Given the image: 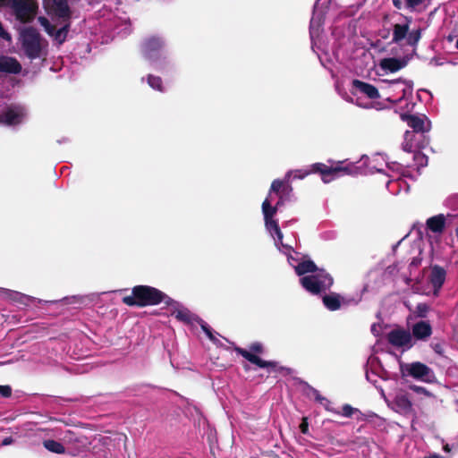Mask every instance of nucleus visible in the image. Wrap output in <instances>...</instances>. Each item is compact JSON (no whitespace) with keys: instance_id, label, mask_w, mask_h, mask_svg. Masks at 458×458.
Listing matches in <instances>:
<instances>
[{"instance_id":"c03bdc74","label":"nucleus","mask_w":458,"mask_h":458,"mask_svg":"<svg viewBox=\"0 0 458 458\" xmlns=\"http://www.w3.org/2000/svg\"><path fill=\"white\" fill-rule=\"evenodd\" d=\"M378 390H379V392H380V395L382 396V398H383L386 402H387V403H388L389 402H388V401H387V399H386V394H385L384 389H383L382 387H379V388H378Z\"/></svg>"},{"instance_id":"a878e982","label":"nucleus","mask_w":458,"mask_h":458,"mask_svg":"<svg viewBox=\"0 0 458 458\" xmlns=\"http://www.w3.org/2000/svg\"><path fill=\"white\" fill-rule=\"evenodd\" d=\"M412 335L418 338L422 339L429 335V323L427 321H420L413 325Z\"/></svg>"},{"instance_id":"f3484780","label":"nucleus","mask_w":458,"mask_h":458,"mask_svg":"<svg viewBox=\"0 0 458 458\" xmlns=\"http://www.w3.org/2000/svg\"><path fill=\"white\" fill-rule=\"evenodd\" d=\"M388 406L401 414H408L411 411L412 404L409 396L404 393H398L394 399L388 403Z\"/></svg>"},{"instance_id":"5701e85b","label":"nucleus","mask_w":458,"mask_h":458,"mask_svg":"<svg viewBox=\"0 0 458 458\" xmlns=\"http://www.w3.org/2000/svg\"><path fill=\"white\" fill-rule=\"evenodd\" d=\"M21 70V65L15 58L0 56V72L17 74Z\"/></svg>"},{"instance_id":"a19ab883","label":"nucleus","mask_w":458,"mask_h":458,"mask_svg":"<svg viewBox=\"0 0 458 458\" xmlns=\"http://www.w3.org/2000/svg\"><path fill=\"white\" fill-rule=\"evenodd\" d=\"M322 405H324V407L326 408V410L329 411H332L334 413H336V414H339L340 412L336 410H334L330 407V403H327L326 402H323V403H321Z\"/></svg>"},{"instance_id":"f03ea898","label":"nucleus","mask_w":458,"mask_h":458,"mask_svg":"<svg viewBox=\"0 0 458 458\" xmlns=\"http://www.w3.org/2000/svg\"><path fill=\"white\" fill-rule=\"evenodd\" d=\"M403 121L407 122L412 131H406L403 135L402 148L405 152L413 153V160L418 168L426 167L428 157L423 150L428 144V130L424 128V121L415 115L402 114Z\"/></svg>"},{"instance_id":"9b49d317","label":"nucleus","mask_w":458,"mask_h":458,"mask_svg":"<svg viewBox=\"0 0 458 458\" xmlns=\"http://www.w3.org/2000/svg\"><path fill=\"white\" fill-rule=\"evenodd\" d=\"M400 372L403 377H411L418 380L427 381L428 368L420 362L403 363L400 362Z\"/></svg>"},{"instance_id":"2f4dec72","label":"nucleus","mask_w":458,"mask_h":458,"mask_svg":"<svg viewBox=\"0 0 458 458\" xmlns=\"http://www.w3.org/2000/svg\"><path fill=\"white\" fill-rule=\"evenodd\" d=\"M410 389L414 394H416L417 395L420 396V399L428 398L429 396L428 391L425 387H423V386H416V385H412V386H410Z\"/></svg>"},{"instance_id":"79ce46f5","label":"nucleus","mask_w":458,"mask_h":458,"mask_svg":"<svg viewBox=\"0 0 458 458\" xmlns=\"http://www.w3.org/2000/svg\"><path fill=\"white\" fill-rule=\"evenodd\" d=\"M12 443H13V437H5L3 441H2V445H11Z\"/></svg>"},{"instance_id":"7ed1b4c3","label":"nucleus","mask_w":458,"mask_h":458,"mask_svg":"<svg viewBox=\"0 0 458 458\" xmlns=\"http://www.w3.org/2000/svg\"><path fill=\"white\" fill-rule=\"evenodd\" d=\"M293 258H289V262L294 267L298 276H302L300 279L302 287L312 294H318L329 289L333 284V278L324 270H318L311 260H304L298 264H293Z\"/></svg>"},{"instance_id":"4468645a","label":"nucleus","mask_w":458,"mask_h":458,"mask_svg":"<svg viewBox=\"0 0 458 458\" xmlns=\"http://www.w3.org/2000/svg\"><path fill=\"white\" fill-rule=\"evenodd\" d=\"M38 21L40 25L44 27L46 32L51 36L59 45L65 41L70 27L69 22H66L60 29L56 30L55 27L52 25L45 17H39Z\"/></svg>"},{"instance_id":"2eb2a0df","label":"nucleus","mask_w":458,"mask_h":458,"mask_svg":"<svg viewBox=\"0 0 458 458\" xmlns=\"http://www.w3.org/2000/svg\"><path fill=\"white\" fill-rule=\"evenodd\" d=\"M165 303L173 308L172 315L178 320L186 323L197 322L199 324V319L200 318L195 317L188 309L184 308L180 303L173 301L171 298H167Z\"/></svg>"},{"instance_id":"aec40b11","label":"nucleus","mask_w":458,"mask_h":458,"mask_svg":"<svg viewBox=\"0 0 458 458\" xmlns=\"http://www.w3.org/2000/svg\"><path fill=\"white\" fill-rule=\"evenodd\" d=\"M323 22V17L322 14L318 13L317 12L313 13V15L310 20V39L312 43V49L314 52H316V48L318 47L317 45V38L319 37L320 34V27Z\"/></svg>"},{"instance_id":"4c0bfd02","label":"nucleus","mask_w":458,"mask_h":458,"mask_svg":"<svg viewBox=\"0 0 458 458\" xmlns=\"http://www.w3.org/2000/svg\"><path fill=\"white\" fill-rule=\"evenodd\" d=\"M250 350L255 352H262V344L259 343H254L250 345Z\"/></svg>"},{"instance_id":"cd10ccee","label":"nucleus","mask_w":458,"mask_h":458,"mask_svg":"<svg viewBox=\"0 0 458 458\" xmlns=\"http://www.w3.org/2000/svg\"><path fill=\"white\" fill-rule=\"evenodd\" d=\"M147 80V83L148 84V86L155 89V90H157L159 92H165V88L163 84V80L159 77V76H155V75H152V74H148L146 78Z\"/></svg>"},{"instance_id":"393cba45","label":"nucleus","mask_w":458,"mask_h":458,"mask_svg":"<svg viewBox=\"0 0 458 458\" xmlns=\"http://www.w3.org/2000/svg\"><path fill=\"white\" fill-rule=\"evenodd\" d=\"M323 303L329 310H337L342 305V297L336 293H330L323 297Z\"/></svg>"},{"instance_id":"f704fd0d","label":"nucleus","mask_w":458,"mask_h":458,"mask_svg":"<svg viewBox=\"0 0 458 458\" xmlns=\"http://www.w3.org/2000/svg\"><path fill=\"white\" fill-rule=\"evenodd\" d=\"M12 394V388L9 386H0V395L9 397Z\"/></svg>"},{"instance_id":"a18cd8bd","label":"nucleus","mask_w":458,"mask_h":458,"mask_svg":"<svg viewBox=\"0 0 458 458\" xmlns=\"http://www.w3.org/2000/svg\"><path fill=\"white\" fill-rule=\"evenodd\" d=\"M371 331L375 335H378L377 326L376 324L371 326Z\"/></svg>"},{"instance_id":"b1692460","label":"nucleus","mask_w":458,"mask_h":458,"mask_svg":"<svg viewBox=\"0 0 458 458\" xmlns=\"http://www.w3.org/2000/svg\"><path fill=\"white\" fill-rule=\"evenodd\" d=\"M52 12L55 16L67 21L70 19L71 12L67 0H52Z\"/></svg>"},{"instance_id":"6e6d98bb","label":"nucleus","mask_w":458,"mask_h":458,"mask_svg":"<svg viewBox=\"0 0 458 458\" xmlns=\"http://www.w3.org/2000/svg\"><path fill=\"white\" fill-rule=\"evenodd\" d=\"M424 458H429V457H424Z\"/></svg>"},{"instance_id":"6ab92c4d","label":"nucleus","mask_w":458,"mask_h":458,"mask_svg":"<svg viewBox=\"0 0 458 458\" xmlns=\"http://www.w3.org/2000/svg\"><path fill=\"white\" fill-rule=\"evenodd\" d=\"M352 90L353 94L365 95L370 99H376L381 97L378 93V89L376 87L359 80H354L352 81Z\"/></svg>"},{"instance_id":"3c124183","label":"nucleus","mask_w":458,"mask_h":458,"mask_svg":"<svg viewBox=\"0 0 458 458\" xmlns=\"http://www.w3.org/2000/svg\"><path fill=\"white\" fill-rule=\"evenodd\" d=\"M318 54V59L320 60L321 64L325 66V64H324V61H323V58L321 56L320 54L317 53Z\"/></svg>"},{"instance_id":"49530a36","label":"nucleus","mask_w":458,"mask_h":458,"mask_svg":"<svg viewBox=\"0 0 458 458\" xmlns=\"http://www.w3.org/2000/svg\"><path fill=\"white\" fill-rule=\"evenodd\" d=\"M443 450L445 452V453H450L451 452V446L449 445V444H445L443 445Z\"/></svg>"},{"instance_id":"dca6fc26","label":"nucleus","mask_w":458,"mask_h":458,"mask_svg":"<svg viewBox=\"0 0 458 458\" xmlns=\"http://www.w3.org/2000/svg\"><path fill=\"white\" fill-rule=\"evenodd\" d=\"M446 279V270L438 265H431V286L432 294L435 297L439 295V292Z\"/></svg>"},{"instance_id":"603ef678","label":"nucleus","mask_w":458,"mask_h":458,"mask_svg":"<svg viewBox=\"0 0 458 458\" xmlns=\"http://www.w3.org/2000/svg\"><path fill=\"white\" fill-rule=\"evenodd\" d=\"M455 47L458 49V38H457V40L455 42Z\"/></svg>"},{"instance_id":"37998d69","label":"nucleus","mask_w":458,"mask_h":458,"mask_svg":"<svg viewBox=\"0 0 458 458\" xmlns=\"http://www.w3.org/2000/svg\"><path fill=\"white\" fill-rule=\"evenodd\" d=\"M420 259H418V258L414 257V258L412 259V261H411V266H412V267H414V266H418V265L420 264Z\"/></svg>"},{"instance_id":"c756f323","label":"nucleus","mask_w":458,"mask_h":458,"mask_svg":"<svg viewBox=\"0 0 458 458\" xmlns=\"http://www.w3.org/2000/svg\"><path fill=\"white\" fill-rule=\"evenodd\" d=\"M424 0H401L399 10L405 9L410 12H415L420 9Z\"/></svg>"},{"instance_id":"1a4fd4ad","label":"nucleus","mask_w":458,"mask_h":458,"mask_svg":"<svg viewBox=\"0 0 458 458\" xmlns=\"http://www.w3.org/2000/svg\"><path fill=\"white\" fill-rule=\"evenodd\" d=\"M420 38V31L419 30H409V22L403 24H395L393 30V41L400 43L405 40L410 46H415Z\"/></svg>"},{"instance_id":"ea45409f","label":"nucleus","mask_w":458,"mask_h":458,"mask_svg":"<svg viewBox=\"0 0 458 458\" xmlns=\"http://www.w3.org/2000/svg\"><path fill=\"white\" fill-rule=\"evenodd\" d=\"M387 167L393 170V172L396 171V175L399 174V171L401 170V166L398 164H394L392 166L388 165Z\"/></svg>"},{"instance_id":"ddd939ff","label":"nucleus","mask_w":458,"mask_h":458,"mask_svg":"<svg viewBox=\"0 0 458 458\" xmlns=\"http://www.w3.org/2000/svg\"><path fill=\"white\" fill-rule=\"evenodd\" d=\"M388 342L394 347L409 350L412 346V336L404 329H394L387 335Z\"/></svg>"},{"instance_id":"4be33fe9","label":"nucleus","mask_w":458,"mask_h":458,"mask_svg":"<svg viewBox=\"0 0 458 458\" xmlns=\"http://www.w3.org/2000/svg\"><path fill=\"white\" fill-rule=\"evenodd\" d=\"M237 352L250 362L259 366V368L267 369L268 372L275 370L276 367V362L263 360L259 356L252 354L249 351L237 349Z\"/></svg>"},{"instance_id":"39448f33","label":"nucleus","mask_w":458,"mask_h":458,"mask_svg":"<svg viewBox=\"0 0 458 458\" xmlns=\"http://www.w3.org/2000/svg\"><path fill=\"white\" fill-rule=\"evenodd\" d=\"M413 295L407 300L404 304L410 310L411 315L409 319L423 318H426L429 308L427 302L415 301L416 294L428 295L429 293V276L427 273H423L420 278H417L411 284Z\"/></svg>"},{"instance_id":"58836bf2","label":"nucleus","mask_w":458,"mask_h":458,"mask_svg":"<svg viewBox=\"0 0 458 458\" xmlns=\"http://www.w3.org/2000/svg\"><path fill=\"white\" fill-rule=\"evenodd\" d=\"M355 104L358 106H360V107H363V108H372L374 106L373 103H361V102L357 101Z\"/></svg>"},{"instance_id":"f257e3e1","label":"nucleus","mask_w":458,"mask_h":458,"mask_svg":"<svg viewBox=\"0 0 458 458\" xmlns=\"http://www.w3.org/2000/svg\"><path fill=\"white\" fill-rule=\"evenodd\" d=\"M319 173L321 179L325 183H328L338 178L342 174H348L349 169L346 166L337 164L335 166H327L322 163H316L311 165L310 170H294L289 171L285 174L284 180L273 181L268 196L262 203V213L264 216L265 227L267 233L275 241L276 248L286 255H289L292 247L283 242V233L279 227L277 220L275 219L277 209L287 200L292 188L288 185L290 179H303L310 173Z\"/></svg>"},{"instance_id":"473e14b6","label":"nucleus","mask_w":458,"mask_h":458,"mask_svg":"<svg viewBox=\"0 0 458 458\" xmlns=\"http://www.w3.org/2000/svg\"><path fill=\"white\" fill-rule=\"evenodd\" d=\"M358 410L352 407L349 404H344L342 408V415L346 418H350L352 416V414L357 411Z\"/></svg>"},{"instance_id":"7c9ffc66","label":"nucleus","mask_w":458,"mask_h":458,"mask_svg":"<svg viewBox=\"0 0 458 458\" xmlns=\"http://www.w3.org/2000/svg\"><path fill=\"white\" fill-rule=\"evenodd\" d=\"M199 324L201 327V329L206 334V335L208 337V339L213 342L216 345H221L220 340L216 336L215 332L211 329V327L202 319H199Z\"/></svg>"},{"instance_id":"c85d7f7f","label":"nucleus","mask_w":458,"mask_h":458,"mask_svg":"<svg viewBox=\"0 0 458 458\" xmlns=\"http://www.w3.org/2000/svg\"><path fill=\"white\" fill-rule=\"evenodd\" d=\"M43 445L47 450H48L49 452L54 453V454H61L65 452L64 446L61 443H59L55 440H52V439L45 440L43 442Z\"/></svg>"},{"instance_id":"6e6552de","label":"nucleus","mask_w":458,"mask_h":458,"mask_svg":"<svg viewBox=\"0 0 458 458\" xmlns=\"http://www.w3.org/2000/svg\"><path fill=\"white\" fill-rule=\"evenodd\" d=\"M21 42L26 55L30 59L40 57L46 47L39 33L33 28H26L21 32Z\"/></svg>"},{"instance_id":"72a5a7b5","label":"nucleus","mask_w":458,"mask_h":458,"mask_svg":"<svg viewBox=\"0 0 458 458\" xmlns=\"http://www.w3.org/2000/svg\"><path fill=\"white\" fill-rule=\"evenodd\" d=\"M310 392H311L312 395L314 396V398L320 403H323V402L329 403V401L327 398L321 396L318 390L311 388Z\"/></svg>"},{"instance_id":"e433bc0d","label":"nucleus","mask_w":458,"mask_h":458,"mask_svg":"<svg viewBox=\"0 0 458 458\" xmlns=\"http://www.w3.org/2000/svg\"><path fill=\"white\" fill-rule=\"evenodd\" d=\"M434 352L439 356H444V344L437 343L433 346Z\"/></svg>"},{"instance_id":"423d86ee","label":"nucleus","mask_w":458,"mask_h":458,"mask_svg":"<svg viewBox=\"0 0 458 458\" xmlns=\"http://www.w3.org/2000/svg\"><path fill=\"white\" fill-rule=\"evenodd\" d=\"M167 298L166 295L154 287L138 285L133 287L132 295L123 297V301L128 306L143 307L165 302Z\"/></svg>"},{"instance_id":"0eeeda50","label":"nucleus","mask_w":458,"mask_h":458,"mask_svg":"<svg viewBox=\"0 0 458 458\" xmlns=\"http://www.w3.org/2000/svg\"><path fill=\"white\" fill-rule=\"evenodd\" d=\"M382 98L391 103H398L411 94L412 85L411 82L398 79L394 81H384L380 86Z\"/></svg>"},{"instance_id":"a211bd4d","label":"nucleus","mask_w":458,"mask_h":458,"mask_svg":"<svg viewBox=\"0 0 458 458\" xmlns=\"http://www.w3.org/2000/svg\"><path fill=\"white\" fill-rule=\"evenodd\" d=\"M422 230L426 233V239L428 240V230H429V218H428L424 225H414L412 229L410 231V233L406 235V237H413L415 239L414 241V247L413 250H416L419 254L421 253V242H422Z\"/></svg>"},{"instance_id":"09e8293b","label":"nucleus","mask_w":458,"mask_h":458,"mask_svg":"<svg viewBox=\"0 0 458 458\" xmlns=\"http://www.w3.org/2000/svg\"><path fill=\"white\" fill-rule=\"evenodd\" d=\"M394 7H400L401 0H392Z\"/></svg>"},{"instance_id":"bb28decb","label":"nucleus","mask_w":458,"mask_h":458,"mask_svg":"<svg viewBox=\"0 0 458 458\" xmlns=\"http://www.w3.org/2000/svg\"><path fill=\"white\" fill-rule=\"evenodd\" d=\"M445 226V217L443 214L431 216V232L442 233Z\"/></svg>"},{"instance_id":"8fccbe9b","label":"nucleus","mask_w":458,"mask_h":458,"mask_svg":"<svg viewBox=\"0 0 458 458\" xmlns=\"http://www.w3.org/2000/svg\"><path fill=\"white\" fill-rule=\"evenodd\" d=\"M431 458H445L443 456H441L440 454H431Z\"/></svg>"},{"instance_id":"9d476101","label":"nucleus","mask_w":458,"mask_h":458,"mask_svg":"<svg viewBox=\"0 0 458 458\" xmlns=\"http://www.w3.org/2000/svg\"><path fill=\"white\" fill-rule=\"evenodd\" d=\"M0 6L10 7L21 21H26L33 14V8L29 0H0Z\"/></svg>"},{"instance_id":"412c9836","label":"nucleus","mask_w":458,"mask_h":458,"mask_svg":"<svg viewBox=\"0 0 458 458\" xmlns=\"http://www.w3.org/2000/svg\"><path fill=\"white\" fill-rule=\"evenodd\" d=\"M407 65L406 58L388 57L380 61L379 66L386 73L395 72Z\"/></svg>"},{"instance_id":"5fc2aeb1","label":"nucleus","mask_w":458,"mask_h":458,"mask_svg":"<svg viewBox=\"0 0 458 458\" xmlns=\"http://www.w3.org/2000/svg\"><path fill=\"white\" fill-rule=\"evenodd\" d=\"M374 360H375V358H371V359L369 360V362H371V363H372V362L374 361Z\"/></svg>"},{"instance_id":"864d4df0","label":"nucleus","mask_w":458,"mask_h":458,"mask_svg":"<svg viewBox=\"0 0 458 458\" xmlns=\"http://www.w3.org/2000/svg\"><path fill=\"white\" fill-rule=\"evenodd\" d=\"M21 297H22L23 299H30V297L25 296V295H22Z\"/></svg>"},{"instance_id":"de8ad7c7","label":"nucleus","mask_w":458,"mask_h":458,"mask_svg":"<svg viewBox=\"0 0 458 458\" xmlns=\"http://www.w3.org/2000/svg\"><path fill=\"white\" fill-rule=\"evenodd\" d=\"M366 378H367V380L370 381L373 384H376V382H377V380H371L370 374L368 371L366 373Z\"/></svg>"},{"instance_id":"f8f14e48","label":"nucleus","mask_w":458,"mask_h":458,"mask_svg":"<svg viewBox=\"0 0 458 458\" xmlns=\"http://www.w3.org/2000/svg\"><path fill=\"white\" fill-rule=\"evenodd\" d=\"M27 116V111L23 106H12L0 114V123L6 125L21 123Z\"/></svg>"},{"instance_id":"20e7f679","label":"nucleus","mask_w":458,"mask_h":458,"mask_svg":"<svg viewBox=\"0 0 458 458\" xmlns=\"http://www.w3.org/2000/svg\"><path fill=\"white\" fill-rule=\"evenodd\" d=\"M165 40L159 37H150L141 46L144 58L154 69L162 72H166L171 66V60L165 50Z\"/></svg>"},{"instance_id":"c9c22d12","label":"nucleus","mask_w":458,"mask_h":458,"mask_svg":"<svg viewBox=\"0 0 458 458\" xmlns=\"http://www.w3.org/2000/svg\"><path fill=\"white\" fill-rule=\"evenodd\" d=\"M300 429L301 431V433L303 434H308L309 432V423H308V419L306 417L302 418V421L300 425Z\"/></svg>"}]
</instances>
